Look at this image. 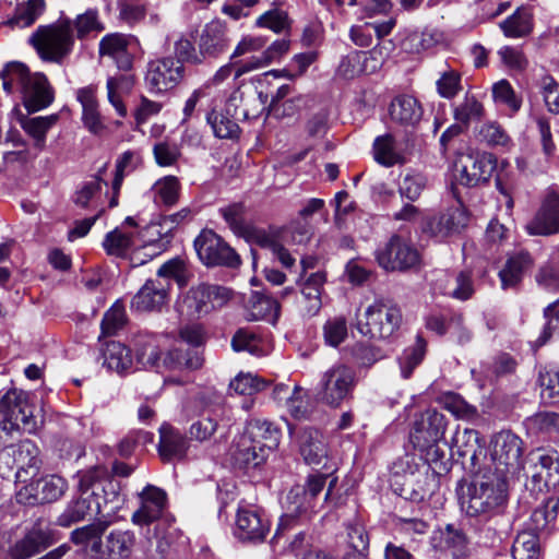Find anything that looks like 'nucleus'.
<instances>
[{
  "mask_svg": "<svg viewBox=\"0 0 559 559\" xmlns=\"http://www.w3.org/2000/svg\"><path fill=\"white\" fill-rule=\"evenodd\" d=\"M475 478L461 496V507L469 518L487 521L502 512L508 501V479L491 473V466L474 471Z\"/></svg>",
  "mask_w": 559,
  "mask_h": 559,
  "instance_id": "1",
  "label": "nucleus"
},
{
  "mask_svg": "<svg viewBox=\"0 0 559 559\" xmlns=\"http://www.w3.org/2000/svg\"><path fill=\"white\" fill-rule=\"evenodd\" d=\"M136 362L144 369L163 372L166 370H197L203 366L199 349L179 348L164 352L156 335L139 333L134 337Z\"/></svg>",
  "mask_w": 559,
  "mask_h": 559,
  "instance_id": "2",
  "label": "nucleus"
},
{
  "mask_svg": "<svg viewBox=\"0 0 559 559\" xmlns=\"http://www.w3.org/2000/svg\"><path fill=\"white\" fill-rule=\"evenodd\" d=\"M0 76L3 90L8 94L20 92L29 111L40 110L53 100V91L46 75L29 73L27 67L21 62L8 63Z\"/></svg>",
  "mask_w": 559,
  "mask_h": 559,
  "instance_id": "3",
  "label": "nucleus"
},
{
  "mask_svg": "<svg viewBox=\"0 0 559 559\" xmlns=\"http://www.w3.org/2000/svg\"><path fill=\"white\" fill-rule=\"evenodd\" d=\"M31 43L43 60L63 63L74 47L71 20L64 19L51 25L39 26L32 35Z\"/></svg>",
  "mask_w": 559,
  "mask_h": 559,
  "instance_id": "4",
  "label": "nucleus"
},
{
  "mask_svg": "<svg viewBox=\"0 0 559 559\" xmlns=\"http://www.w3.org/2000/svg\"><path fill=\"white\" fill-rule=\"evenodd\" d=\"M356 383L355 370L346 364L336 362L320 374L316 399L330 407H340L353 397Z\"/></svg>",
  "mask_w": 559,
  "mask_h": 559,
  "instance_id": "5",
  "label": "nucleus"
},
{
  "mask_svg": "<svg viewBox=\"0 0 559 559\" xmlns=\"http://www.w3.org/2000/svg\"><path fill=\"white\" fill-rule=\"evenodd\" d=\"M401 321L399 307L377 300L366 308L364 318L357 322V330L371 340H386L400 328Z\"/></svg>",
  "mask_w": 559,
  "mask_h": 559,
  "instance_id": "6",
  "label": "nucleus"
},
{
  "mask_svg": "<svg viewBox=\"0 0 559 559\" xmlns=\"http://www.w3.org/2000/svg\"><path fill=\"white\" fill-rule=\"evenodd\" d=\"M522 441L510 431L497 433L491 441V473L508 479L522 467Z\"/></svg>",
  "mask_w": 559,
  "mask_h": 559,
  "instance_id": "7",
  "label": "nucleus"
},
{
  "mask_svg": "<svg viewBox=\"0 0 559 559\" xmlns=\"http://www.w3.org/2000/svg\"><path fill=\"white\" fill-rule=\"evenodd\" d=\"M34 427L28 394L17 389L9 390L0 399V429L12 433L20 429L32 431Z\"/></svg>",
  "mask_w": 559,
  "mask_h": 559,
  "instance_id": "8",
  "label": "nucleus"
},
{
  "mask_svg": "<svg viewBox=\"0 0 559 559\" xmlns=\"http://www.w3.org/2000/svg\"><path fill=\"white\" fill-rule=\"evenodd\" d=\"M194 249L206 266L237 269L241 264L240 255L219 235L210 229L202 230L195 238Z\"/></svg>",
  "mask_w": 559,
  "mask_h": 559,
  "instance_id": "9",
  "label": "nucleus"
},
{
  "mask_svg": "<svg viewBox=\"0 0 559 559\" xmlns=\"http://www.w3.org/2000/svg\"><path fill=\"white\" fill-rule=\"evenodd\" d=\"M376 260L385 271H407L420 264L418 250L399 235H393L376 250Z\"/></svg>",
  "mask_w": 559,
  "mask_h": 559,
  "instance_id": "10",
  "label": "nucleus"
},
{
  "mask_svg": "<svg viewBox=\"0 0 559 559\" xmlns=\"http://www.w3.org/2000/svg\"><path fill=\"white\" fill-rule=\"evenodd\" d=\"M496 168V158L489 153H462L454 162V175L461 185L475 187L487 182Z\"/></svg>",
  "mask_w": 559,
  "mask_h": 559,
  "instance_id": "11",
  "label": "nucleus"
},
{
  "mask_svg": "<svg viewBox=\"0 0 559 559\" xmlns=\"http://www.w3.org/2000/svg\"><path fill=\"white\" fill-rule=\"evenodd\" d=\"M468 224V213L456 204L426 218L423 230L429 236L443 241L461 234Z\"/></svg>",
  "mask_w": 559,
  "mask_h": 559,
  "instance_id": "12",
  "label": "nucleus"
},
{
  "mask_svg": "<svg viewBox=\"0 0 559 559\" xmlns=\"http://www.w3.org/2000/svg\"><path fill=\"white\" fill-rule=\"evenodd\" d=\"M230 296V290L226 287L201 284L188 292L183 305L190 316L201 317L226 305Z\"/></svg>",
  "mask_w": 559,
  "mask_h": 559,
  "instance_id": "13",
  "label": "nucleus"
},
{
  "mask_svg": "<svg viewBox=\"0 0 559 559\" xmlns=\"http://www.w3.org/2000/svg\"><path fill=\"white\" fill-rule=\"evenodd\" d=\"M185 75V67L171 57L152 60L147 64L145 82L150 91L163 93L177 86Z\"/></svg>",
  "mask_w": 559,
  "mask_h": 559,
  "instance_id": "14",
  "label": "nucleus"
},
{
  "mask_svg": "<svg viewBox=\"0 0 559 559\" xmlns=\"http://www.w3.org/2000/svg\"><path fill=\"white\" fill-rule=\"evenodd\" d=\"M75 477L78 478V490L81 495L91 491L88 497L94 500L99 499L103 504L112 500L110 496L112 498L117 497L111 475L104 465H96L79 471Z\"/></svg>",
  "mask_w": 559,
  "mask_h": 559,
  "instance_id": "15",
  "label": "nucleus"
},
{
  "mask_svg": "<svg viewBox=\"0 0 559 559\" xmlns=\"http://www.w3.org/2000/svg\"><path fill=\"white\" fill-rule=\"evenodd\" d=\"M445 428L444 415L436 409H427L414 423L411 441L420 451L433 448L442 440Z\"/></svg>",
  "mask_w": 559,
  "mask_h": 559,
  "instance_id": "16",
  "label": "nucleus"
},
{
  "mask_svg": "<svg viewBox=\"0 0 559 559\" xmlns=\"http://www.w3.org/2000/svg\"><path fill=\"white\" fill-rule=\"evenodd\" d=\"M68 483L58 475H49L32 481L17 492V500L25 504L50 503L59 500L67 491Z\"/></svg>",
  "mask_w": 559,
  "mask_h": 559,
  "instance_id": "17",
  "label": "nucleus"
},
{
  "mask_svg": "<svg viewBox=\"0 0 559 559\" xmlns=\"http://www.w3.org/2000/svg\"><path fill=\"white\" fill-rule=\"evenodd\" d=\"M269 531L270 522L262 511L251 507H240L238 509L235 534L240 540L262 542Z\"/></svg>",
  "mask_w": 559,
  "mask_h": 559,
  "instance_id": "18",
  "label": "nucleus"
},
{
  "mask_svg": "<svg viewBox=\"0 0 559 559\" xmlns=\"http://www.w3.org/2000/svg\"><path fill=\"white\" fill-rule=\"evenodd\" d=\"M135 45V38L120 33L107 34L98 45L100 57H109L115 61L118 69L122 71L131 70L133 66L132 47Z\"/></svg>",
  "mask_w": 559,
  "mask_h": 559,
  "instance_id": "19",
  "label": "nucleus"
},
{
  "mask_svg": "<svg viewBox=\"0 0 559 559\" xmlns=\"http://www.w3.org/2000/svg\"><path fill=\"white\" fill-rule=\"evenodd\" d=\"M140 507L132 514L131 521L135 525H150L157 521L167 502V496L164 490L153 485H147L139 493Z\"/></svg>",
  "mask_w": 559,
  "mask_h": 559,
  "instance_id": "20",
  "label": "nucleus"
},
{
  "mask_svg": "<svg viewBox=\"0 0 559 559\" xmlns=\"http://www.w3.org/2000/svg\"><path fill=\"white\" fill-rule=\"evenodd\" d=\"M110 522L107 520H98L94 523L78 527L70 534V542L81 548V551L88 559L103 556L104 543L103 536Z\"/></svg>",
  "mask_w": 559,
  "mask_h": 559,
  "instance_id": "21",
  "label": "nucleus"
},
{
  "mask_svg": "<svg viewBox=\"0 0 559 559\" xmlns=\"http://www.w3.org/2000/svg\"><path fill=\"white\" fill-rule=\"evenodd\" d=\"M53 531L37 522L32 530L9 550L11 559H28L55 543Z\"/></svg>",
  "mask_w": 559,
  "mask_h": 559,
  "instance_id": "22",
  "label": "nucleus"
},
{
  "mask_svg": "<svg viewBox=\"0 0 559 559\" xmlns=\"http://www.w3.org/2000/svg\"><path fill=\"white\" fill-rule=\"evenodd\" d=\"M431 548L439 555H450L452 559H463L468 555L465 534L452 524L437 530L430 537Z\"/></svg>",
  "mask_w": 559,
  "mask_h": 559,
  "instance_id": "23",
  "label": "nucleus"
},
{
  "mask_svg": "<svg viewBox=\"0 0 559 559\" xmlns=\"http://www.w3.org/2000/svg\"><path fill=\"white\" fill-rule=\"evenodd\" d=\"M323 272L311 273L305 280L300 277L297 284L300 287V297L298 298V309L304 317H314L322 307V290L325 283Z\"/></svg>",
  "mask_w": 559,
  "mask_h": 559,
  "instance_id": "24",
  "label": "nucleus"
},
{
  "mask_svg": "<svg viewBox=\"0 0 559 559\" xmlns=\"http://www.w3.org/2000/svg\"><path fill=\"white\" fill-rule=\"evenodd\" d=\"M219 213L228 224L233 233L243 238L249 243L263 242L264 230L245 219V206L242 203H233L219 210Z\"/></svg>",
  "mask_w": 559,
  "mask_h": 559,
  "instance_id": "25",
  "label": "nucleus"
},
{
  "mask_svg": "<svg viewBox=\"0 0 559 559\" xmlns=\"http://www.w3.org/2000/svg\"><path fill=\"white\" fill-rule=\"evenodd\" d=\"M408 153V144L399 142L390 133L377 136L372 144L374 160L384 167L405 164Z\"/></svg>",
  "mask_w": 559,
  "mask_h": 559,
  "instance_id": "26",
  "label": "nucleus"
},
{
  "mask_svg": "<svg viewBox=\"0 0 559 559\" xmlns=\"http://www.w3.org/2000/svg\"><path fill=\"white\" fill-rule=\"evenodd\" d=\"M556 206H559V193L550 191L542 209L526 225L528 234L548 236L559 233V213L556 212Z\"/></svg>",
  "mask_w": 559,
  "mask_h": 559,
  "instance_id": "27",
  "label": "nucleus"
},
{
  "mask_svg": "<svg viewBox=\"0 0 559 559\" xmlns=\"http://www.w3.org/2000/svg\"><path fill=\"white\" fill-rule=\"evenodd\" d=\"M267 95L262 92L246 96L237 88L227 98L224 110L231 112L234 118H257L265 109Z\"/></svg>",
  "mask_w": 559,
  "mask_h": 559,
  "instance_id": "28",
  "label": "nucleus"
},
{
  "mask_svg": "<svg viewBox=\"0 0 559 559\" xmlns=\"http://www.w3.org/2000/svg\"><path fill=\"white\" fill-rule=\"evenodd\" d=\"M168 283L147 280L131 301V309L139 312L156 311L167 302Z\"/></svg>",
  "mask_w": 559,
  "mask_h": 559,
  "instance_id": "29",
  "label": "nucleus"
},
{
  "mask_svg": "<svg viewBox=\"0 0 559 559\" xmlns=\"http://www.w3.org/2000/svg\"><path fill=\"white\" fill-rule=\"evenodd\" d=\"M299 453L309 465H319L328 457V443L323 433L312 427L300 430L297 437Z\"/></svg>",
  "mask_w": 559,
  "mask_h": 559,
  "instance_id": "30",
  "label": "nucleus"
},
{
  "mask_svg": "<svg viewBox=\"0 0 559 559\" xmlns=\"http://www.w3.org/2000/svg\"><path fill=\"white\" fill-rule=\"evenodd\" d=\"M530 469L535 483L543 485L547 490L559 485V457L554 454L540 452L531 454Z\"/></svg>",
  "mask_w": 559,
  "mask_h": 559,
  "instance_id": "31",
  "label": "nucleus"
},
{
  "mask_svg": "<svg viewBox=\"0 0 559 559\" xmlns=\"http://www.w3.org/2000/svg\"><path fill=\"white\" fill-rule=\"evenodd\" d=\"M103 502L99 499L91 497H81L68 502L63 512L58 516L56 523L61 527H70L71 525L86 520L88 516H96L102 513Z\"/></svg>",
  "mask_w": 559,
  "mask_h": 559,
  "instance_id": "32",
  "label": "nucleus"
},
{
  "mask_svg": "<svg viewBox=\"0 0 559 559\" xmlns=\"http://www.w3.org/2000/svg\"><path fill=\"white\" fill-rule=\"evenodd\" d=\"M243 436L269 455L280 444L281 430L266 419L252 418L248 420Z\"/></svg>",
  "mask_w": 559,
  "mask_h": 559,
  "instance_id": "33",
  "label": "nucleus"
},
{
  "mask_svg": "<svg viewBox=\"0 0 559 559\" xmlns=\"http://www.w3.org/2000/svg\"><path fill=\"white\" fill-rule=\"evenodd\" d=\"M198 46L202 61L205 58H216L223 53L228 46L225 24L219 21L207 23L202 29Z\"/></svg>",
  "mask_w": 559,
  "mask_h": 559,
  "instance_id": "34",
  "label": "nucleus"
},
{
  "mask_svg": "<svg viewBox=\"0 0 559 559\" xmlns=\"http://www.w3.org/2000/svg\"><path fill=\"white\" fill-rule=\"evenodd\" d=\"M385 56L382 47H374L368 52H355L343 59L340 70L346 78H353L360 72L372 73L383 63Z\"/></svg>",
  "mask_w": 559,
  "mask_h": 559,
  "instance_id": "35",
  "label": "nucleus"
},
{
  "mask_svg": "<svg viewBox=\"0 0 559 559\" xmlns=\"http://www.w3.org/2000/svg\"><path fill=\"white\" fill-rule=\"evenodd\" d=\"M453 448L459 457L463 460V464L469 462L472 472L480 468V457L485 455V448L480 444L479 435L476 430L464 429L457 432L453 439Z\"/></svg>",
  "mask_w": 559,
  "mask_h": 559,
  "instance_id": "36",
  "label": "nucleus"
},
{
  "mask_svg": "<svg viewBox=\"0 0 559 559\" xmlns=\"http://www.w3.org/2000/svg\"><path fill=\"white\" fill-rule=\"evenodd\" d=\"M76 97L82 106L84 127L95 135L102 134L106 130V124L98 109L96 86L90 85L80 88L76 93Z\"/></svg>",
  "mask_w": 559,
  "mask_h": 559,
  "instance_id": "37",
  "label": "nucleus"
},
{
  "mask_svg": "<svg viewBox=\"0 0 559 559\" xmlns=\"http://www.w3.org/2000/svg\"><path fill=\"white\" fill-rule=\"evenodd\" d=\"M326 475L311 474L304 486L297 485L290 489L287 499L296 504V512H306L312 509V500L322 491L325 486Z\"/></svg>",
  "mask_w": 559,
  "mask_h": 559,
  "instance_id": "38",
  "label": "nucleus"
},
{
  "mask_svg": "<svg viewBox=\"0 0 559 559\" xmlns=\"http://www.w3.org/2000/svg\"><path fill=\"white\" fill-rule=\"evenodd\" d=\"M423 114L420 103L411 95H400L390 105L391 119L401 126L415 127L421 120Z\"/></svg>",
  "mask_w": 559,
  "mask_h": 559,
  "instance_id": "39",
  "label": "nucleus"
},
{
  "mask_svg": "<svg viewBox=\"0 0 559 559\" xmlns=\"http://www.w3.org/2000/svg\"><path fill=\"white\" fill-rule=\"evenodd\" d=\"M188 442L186 438L169 424L159 427L158 453L165 461L181 459L186 455Z\"/></svg>",
  "mask_w": 559,
  "mask_h": 559,
  "instance_id": "40",
  "label": "nucleus"
},
{
  "mask_svg": "<svg viewBox=\"0 0 559 559\" xmlns=\"http://www.w3.org/2000/svg\"><path fill=\"white\" fill-rule=\"evenodd\" d=\"M247 310L249 320H265L275 323L280 316V304L265 294L254 292L248 300Z\"/></svg>",
  "mask_w": 559,
  "mask_h": 559,
  "instance_id": "41",
  "label": "nucleus"
},
{
  "mask_svg": "<svg viewBox=\"0 0 559 559\" xmlns=\"http://www.w3.org/2000/svg\"><path fill=\"white\" fill-rule=\"evenodd\" d=\"M135 545L131 531L114 530L105 537V556L110 559H129Z\"/></svg>",
  "mask_w": 559,
  "mask_h": 559,
  "instance_id": "42",
  "label": "nucleus"
},
{
  "mask_svg": "<svg viewBox=\"0 0 559 559\" xmlns=\"http://www.w3.org/2000/svg\"><path fill=\"white\" fill-rule=\"evenodd\" d=\"M532 264L533 260L526 251H520L510 255L504 267L499 272L502 287H515L521 282L523 273L530 269Z\"/></svg>",
  "mask_w": 559,
  "mask_h": 559,
  "instance_id": "43",
  "label": "nucleus"
},
{
  "mask_svg": "<svg viewBox=\"0 0 559 559\" xmlns=\"http://www.w3.org/2000/svg\"><path fill=\"white\" fill-rule=\"evenodd\" d=\"M224 413L219 404H212L202 409L201 418L190 427L191 438L198 441L210 439L217 429L218 420Z\"/></svg>",
  "mask_w": 559,
  "mask_h": 559,
  "instance_id": "44",
  "label": "nucleus"
},
{
  "mask_svg": "<svg viewBox=\"0 0 559 559\" xmlns=\"http://www.w3.org/2000/svg\"><path fill=\"white\" fill-rule=\"evenodd\" d=\"M215 100H212L214 105ZM239 118H234L231 112L224 109L217 111L215 106L206 114V121L211 126L213 133L219 139H236L240 133L237 123Z\"/></svg>",
  "mask_w": 559,
  "mask_h": 559,
  "instance_id": "45",
  "label": "nucleus"
},
{
  "mask_svg": "<svg viewBox=\"0 0 559 559\" xmlns=\"http://www.w3.org/2000/svg\"><path fill=\"white\" fill-rule=\"evenodd\" d=\"M233 456L240 466L257 467L264 463L269 455L257 443L242 435L236 444Z\"/></svg>",
  "mask_w": 559,
  "mask_h": 559,
  "instance_id": "46",
  "label": "nucleus"
},
{
  "mask_svg": "<svg viewBox=\"0 0 559 559\" xmlns=\"http://www.w3.org/2000/svg\"><path fill=\"white\" fill-rule=\"evenodd\" d=\"M131 350L119 342H109L104 350V365L116 371L123 373L132 367Z\"/></svg>",
  "mask_w": 559,
  "mask_h": 559,
  "instance_id": "47",
  "label": "nucleus"
},
{
  "mask_svg": "<svg viewBox=\"0 0 559 559\" xmlns=\"http://www.w3.org/2000/svg\"><path fill=\"white\" fill-rule=\"evenodd\" d=\"M500 27L507 37H524L533 29L532 14L526 9H518L511 16L500 23Z\"/></svg>",
  "mask_w": 559,
  "mask_h": 559,
  "instance_id": "48",
  "label": "nucleus"
},
{
  "mask_svg": "<svg viewBox=\"0 0 559 559\" xmlns=\"http://www.w3.org/2000/svg\"><path fill=\"white\" fill-rule=\"evenodd\" d=\"M57 116L34 117L22 122L24 131L33 138L34 147L43 151L46 145V134L48 130L56 123Z\"/></svg>",
  "mask_w": 559,
  "mask_h": 559,
  "instance_id": "49",
  "label": "nucleus"
},
{
  "mask_svg": "<svg viewBox=\"0 0 559 559\" xmlns=\"http://www.w3.org/2000/svg\"><path fill=\"white\" fill-rule=\"evenodd\" d=\"M475 293L474 281L469 271H460L443 288L445 296L465 301Z\"/></svg>",
  "mask_w": 559,
  "mask_h": 559,
  "instance_id": "50",
  "label": "nucleus"
},
{
  "mask_svg": "<svg viewBox=\"0 0 559 559\" xmlns=\"http://www.w3.org/2000/svg\"><path fill=\"white\" fill-rule=\"evenodd\" d=\"M260 62L255 59H231L229 62L223 67H221L211 79V83L214 85L221 84L226 79H228L231 74L235 79L240 78L241 75L249 73L251 71L258 70Z\"/></svg>",
  "mask_w": 559,
  "mask_h": 559,
  "instance_id": "51",
  "label": "nucleus"
},
{
  "mask_svg": "<svg viewBox=\"0 0 559 559\" xmlns=\"http://www.w3.org/2000/svg\"><path fill=\"white\" fill-rule=\"evenodd\" d=\"M135 245L134 235L123 231L122 228H116L109 231L103 241V247L107 254L123 257Z\"/></svg>",
  "mask_w": 559,
  "mask_h": 559,
  "instance_id": "52",
  "label": "nucleus"
},
{
  "mask_svg": "<svg viewBox=\"0 0 559 559\" xmlns=\"http://www.w3.org/2000/svg\"><path fill=\"white\" fill-rule=\"evenodd\" d=\"M71 22L72 31L75 29L79 39L86 38L91 35L96 36L105 29V25L99 19L98 11L95 9L86 10Z\"/></svg>",
  "mask_w": 559,
  "mask_h": 559,
  "instance_id": "53",
  "label": "nucleus"
},
{
  "mask_svg": "<svg viewBox=\"0 0 559 559\" xmlns=\"http://www.w3.org/2000/svg\"><path fill=\"white\" fill-rule=\"evenodd\" d=\"M180 188V182L175 176L159 179L153 187L155 202L166 206L175 205L179 200Z\"/></svg>",
  "mask_w": 559,
  "mask_h": 559,
  "instance_id": "54",
  "label": "nucleus"
},
{
  "mask_svg": "<svg viewBox=\"0 0 559 559\" xmlns=\"http://www.w3.org/2000/svg\"><path fill=\"white\" fill-rule=\"evenodd\" d=\"M441 39V35L432 29L412 32L403 40L402 47L411 53H418L433 47Z\"/></svg>",
  "mask_w": 559,
  "mask_h": 559,
  "instance_id": "55",
  "label": "nucleus"
},
{
  "mask_svg": "<svg viewBox=\"0 0 559 559\" xmlns=\"http://www.w3.org/2000/svg\"><path fill=\"white\" fill-rule=\"evenodd\" d=\"M127 317L124 306L116 301L104 314L100 322V336L116 335L126 325Z\"/></svg>",
  "mask_w": 559,
  "mask_h": 559,
  "instance_id": "56",
  "label": "nucleus"
},
{
  "mask_svg": "<svg viewBox=\"0 0 559 559\" xmlns=\"http://www.w3.org/2000/svg\"><path fill=\"white\" fill-rule=\"evenodd\" d=\"M512 557L514 559H538L539 558V538L534 533H520L512 546Z\"/></svg>",
  "mask_w": 559,
  "mask_h": 559,
  "instance_id": "57",
  "label": "nucleus"
},
{
  "mask_svg": "<svg viewBox=\"0 0 559 559\" xmlns=\"http://www.w3.org/2000/svg\"><path fill=\"white\" fill-rule=\"evenodd\" d=\"M558 504L548 501L546 504L536 508L530 518L528 533H538L545 531L548 525L557 518Z\"/></svg>",
  "mask_w": 559,
  "mask_h": 559,
  "instance_id": "58",
  "label": "nucleus"
},
{
  "mask_svg": "<svg viewBox=\"0 0 559 559\" xmlns=\"http://www.w3.org/2000/svg\"><path fill=\"white\" fill-rule=\"evenodd\" d=\"M39 449L31 440H23L16 447H12V455L19 468L37 467Z\"/></svg>",
  "mask_w": 559,
  "mask_h": 559,
  "instance_id": "59",
  "label": "nucleus"
},
{
  "mask_svg": "<svg viewBox=\"0 0 559 559\" xmlns=\"http://www.w3.org/2000/svg\"><path fill=\"white\" fill-rule=\"evenodd\" d=\"M426 343L418 336L416 344L406 348L400 357L401 372L404 379H408L414 369L421 362L425 355Z\"/></svg>",
  "mask_w": 559,
  "mask_h": 559,
  "instance_id": "60",
  "label": "nucleus"
},
{
  "mask_svg": "<svg viewBox=\"0 0 559 559\" xmlns=\"http://www.w3.org/2000/svg\"><path fill=\"white\" fill-rule=\"evenodd\" d=\"M540 396L548 403H559V369L539 371Z\"/></svg>",
  "mask_w": 559,
  "mask_h": 559,
  "instance_id": "61",
  "label": "nucleus"
},
{
  "mask_svg": "<svg viewBox=\"0 0 559 559\" xmlns=\"http://www.w3.org/2000/svg\"><path fill=\"white\" fill-rule=\"evenodd\" d=\"M323 337L325 344L337 347L347 337V321L344 317H333L323 325Z\"/></svg>",
  "mask_w": 559,
  "mask_h": 559,
  "instance_id": "62",
  "label": "nucleus"
},
{
  "mask_svg": "<svg viewBox=\"0 0 559 559\" xmlns=\"http://www.w3.org/2000/svg\"><path fill=\"white\" fill-rule=\"evenodd\" d=\"M231 347L235 352H248L252 355H261V341L251 331L239 329L231 338Z\"/></svg>",
  "mask_w": 559,
  "mask_h": 559,
  "instance_id": "63",
  "label": "nucleus"
},
{
  "mask_svg": "<svg viewBox=\"0 0 559 559\" xmlns=\"http://www.w3.org/2000/svg\"><path fill=\"white\" fill-rule=\"evenodd\" d=\"M530 429L537 432H559V414L555 412H539L527 419Z\"/></svg>",
  "mask_w": 559,
  "mask_h": 559,
  "instance_id": "64",
  "label": "nucleus"
}]
</instances>
